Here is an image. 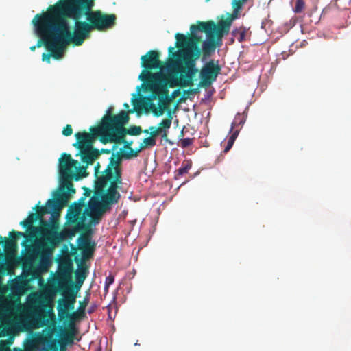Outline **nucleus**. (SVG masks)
Returning <instances> with one entry per match:
<instances>
[{
	"mask_svg": "<svg viewBox=\"0 0 351 351\" xmlns=\"http://www.w3.org/2000/svg\"><path fill=\"white\" fill-rule=\"evenodd\" d=\"M95 0H59L45 12L36 14L32 21L44 46L55 59L62 56L65 47L80 46L93 30L105 31L115 24V14L93 10Z\"/></svg>",
	"mask_w": 351,
	"mask_h": 351,
	"instance_id": "f257e3e1",
	"label": "nucleus"
},
{
	"mask_svg": "<svg viewBox=\"0 0 351 351\" xmlns=\"http://www.w3.org/2000/svg\"><path fill=\"white\" fill-rule=\"evenodd\" d=\"M215 28V22L213 21H198L196 25L190 27L191 34L184 35L176 33L175 38L176 42L174 47L168 48L169 60L167 67H170L176 73L185 75L186 85H193L195 77L199 72L196 67V62L199 58L202 49L199 47L201 37L197 34V31L210 33Z\"/></svg>",
	"mask_w": 351,
	"mask_h": 351,
	"instance_id": "f03ea898",
	"label": "nucleus"
},
{
	"mask_svg": "<svg viewBox=\"0 0 351 351\" xmlns=\"http://www.w3.org/2000/svg\"><path fill=\"white\" fill-rule=\"evenodd\" d=\"M169 73L164 75L161 71L152 73L142 71L138 79L143 82L142 86L146 91L151 93L154 99H158V106L164 107L167 110L169 104L171 101L169 96L168 86L171 88L175 86L186 87L190 85H185V75L183 73H176L170 67H167Z\"/></svg>",
	"mask_w": 351,
	"mask_h": 351,
	"instance_id": "7ed1b4c3",
	"label": "nucleus"
},
{
	"mask_svg": "<svg viewBox=\"0 0 351 351\" xmlns=\"http://www.w3.org/2000/svg\"><path fill=\"white\" fill-rule=\"evenodd\" d=\"M112 108H109L107 114L104 115L101 120L102 125L106 134L102 137L101 143L107 144L108 143H114L121 144L125 142V136L126 134L131 136H138L141 134L142 129L140 126H131L127 129L124 127L129 119L128 113H133L134 110H130L128 112L121 110L116 115L110 114Z\"/></svg>",
	"mask_w": 351,
	"mask_h": 351,
	"instance_id": "20e7f679",
	"label": "nucleus"
},
{
	"mask_svg": "<svg viewBox=\"0 0 351 351\" xmlns=\"http://www.w3.org/2000/svg\"><path fill=\"white\" fill-rule=\"evenodd\" d=\"M89 131V133L86 131L75 133L77 141L73 144V146L80 151L76 156L80 155L82 162L86 163L87 166L93 165L99 156V150L94 148L93 145L97 138L101 143L102 137L106 134L101 123L97 126H91Z\"/></svg>",
	"mask_w": 351,
	"mask_h": 351,
	"instance_id": "39448f33",
	"label": "nucleus"
},
{
	"mask_svg": "<svg viewBox=\"0 0 351 351\" xmlns=\"http://www.w3.org/2000/svg\"><path fill=\"white\" fill-rule=\"evenodd\" d=\"M69 195L64 192H57L53 199L47 201L45 206H40V202L33 207L36 213H30L26 219L21 221L20 225L23 228H29L36 221H45L43 216L47 213H59L67 205Z\"/></svg>",
	"mask_w": 351,
	"mask_h": 351,
	"instance_id": "423d86ee",
	"label": "nucleus"
},
{
	"mask_svg": "<svg viewBox=\"0 0 351 351\" xmlns=\"http://www.w3.org/2000/svg\"><path fill=\"white\" fill-rule=\"evenodd\" d=\"M27 313L34 326H44L48 322V316L54 317L52 311L45 312L47 298L43 293L36 291L29 294L27 298Z\"/></svg>",
	"mask_w": 351,
	"mask_h": 351,
	"instance_id": "0eeeda50",
	"label": "nucleus"
},
{
	"mask_svg": "<svg viewBox=\"0 0 351 351\" xmlns=\"http://www.w3.org/2000/svg\"><path fill=\"white\" fill-rule=\"evenodd\" d=\"M77 165L78 162L73 159L69 154H62V157L59 159L60 180L63 188L66 189V191H63L62 192L69 195V199L71 194L75 193V189L71 182L72 179L75 178V180H78L80 178L79 174L74 173L73 171L78 168Z\"/></svg>",
	"mask_w": 351,
	"mask_h": 351,
	"instance_id": "6e6552de",
	"label": "nucleus"
},
{
	"mask_svg": "<svg viewBox=\"0 0 351 351\" xmlns=\"http://www.w3.org/2000/svg\"><path fill=\"white\" fill-rule=\"evenodd\" d=\"M39 226L30 225L27 229V237H40L51 247L58 245V224L56 221H41Z\"/></svg>",
	"mask_w": 351,
	"mask_h": 351,
	"instance_id": "1a4fd4ad",
	"label": "nucleus"
},
{
	"mask_svg": "<svg viewBox=\"0 0 351 351\" xmlns=\"http://www.w3.org/2000/svg\"><path fill=\"white\" fill-rule=\"evenodd\" d=\"M104 186V184H103L99 181H95L93 195L90 197L87 206L85 207V215L90 219V225L98 224L101 221L103 214L108 210L101 199V194L103 192L102 188Z\"/></svg>",
	"mask_w": 351,
	"mask_h": 351,
	"instance_id": "9d476101",
	"label": "nucleus"
},
{
	"mask_svg": "<svg viewBox=\"0 0 351 351\" xmlns=\"http://www.w3.org/2000/svg\"><path fill=\"white\" fill-rule=\"evenodd\" d=\"M10 289L11 293L6 302L7 308L8 310H20L22 307L21 297L28 291V282L23 278H16L12 280Z\"/></svg>",
	"mask_w": 351,
	"mask_h": 351,
	"instance_id": "9b49d317",
	"label": "nucleus"
},
{
	"mask_svg": "<svg viewBox=\"0 0 351 351\" xmlns=\"http://www.w3.org/2000/svg\"><path fill=\"white\" fill-rule=\"evenodd\" d=\"M123 152L121 150V152L117 154H112L110 158V162L103 171L102 175L99 177L97 176V181L100 182L101 184H106V181L112 179H116V180H122L121 161L122 158H124L122 156Z\"/></svg>",
	"mask_w": 351,
	"mask_h": 351,
	"instance_id": "f8f14e48",
	"label": "nucleus"
},
{
	"mask_svg": "<svg viewBox=\"0 0 351 351\" xmlns=\"http://www.w3.org/2000/svg\"><path fill=\"white\" fill-rule=\"evenodd\" d=\"M53 329L36 333L31 340L32 346L40 351H58L60 342L53 337Z\"/></svg>",
	"mask_w": 351,
	"mask_h": 351,
	"instance_id": "ddd939ff",
	"label": "nucleus"
},
{
	"mask_svg": "<svg viewBox=\"0 0 351 351\" xmlns=\"http://www.w3.org/2000/svg\"><path fill=\"white\" fill-rule=\"evenodd\" d=\"M122 184V180H116L112 179L106 181V183L103 189L102 194H101V199L103 204L108 209L111 205L117 204L120 198V194L117 191L119 185Z\"/></svg>",
	"mask_w": 351,
	"mask_h": 351,
	"instance_id": "4468645a",
	"label": "nucleus"
},
{
	"mask_svg": "<svg viewBox=\"0 0 351 351\" xmlns=\"http://www.w3.org/2000/svg\"><path fill=\"white\" fill-rule=\"evenodd\" d=\"M221 70V66L219 64L218 61L216 62L214 60L208 62L200 71L199 86L208 87L210 86L217 80Z\"/></svg>",
	"mask_w": 351,
	"mask_h": 351,
	"instance_id": "2eb2a0df",
	"label": "nucleus"
},
{
	"mask_svg": "<svg viewBox=\"0 0 351 351\" xmlns=\"http://www.w3.org/2000/svg\"><path fill=\"white\" fill-rule=\"evenodd\" d=\"M230 28H226L220 25V22L216 25L215 28L210 33L207 34V40L203 42L202 51L205 56L210 55L213 52L216 47V39H221L224 34H228Z\"/></svg>",
	"mask_w": 351,
	"mask_h": 351,
	"instance_id": "dca6fc26",
	"label": "nucleus"
},
{
	"mask_svg": "<svg viewBox=\"0 0 351 351\" xmlns=\"http://www.w3.org/2000/svg\"><path fill=\"white\" fill-rule=\"evenodd\" d=\"M141 66L143 71H149L152 69L162 70L164 64L160 60V53L157 51L150 50L145 55L141 56Z\"/></svg>",
	"mask_w": 351,
	"mask_h": 351,
	"instance_id": "f3484780",
	"label": "nucleus"
},
{
	"mask_svg": "<svg viewBox=\"0 0 351 351\" xmlns=\"http://www.w3.org/2000/svg\"><path fill=\"white\" fill-rule=\"evenodd\" d=\"M87 215H85V210L79 204L73 203L68 209L66 214V220L69 223H80L81 225L86 224V219Z\"/></svg>",
	"mask_w": 351,
	"mask_h": 351,
	"instance_id": "a211bd4d",
	"label": "nucleus"
},
{
	"mask_svg": "<svg viewBox=\"0 0 351 351\" xmlns=\"http://www.w3.org/2000/svg\"><path fill=\"white\" fill-rule=\"evenodd\" d=\"M9 237L10 238L7 239L0 236V240L4 241V250L8 254H14L16 252L18 247L17 239L19 237H23L27 239V235L25 233L14 230L10 232Z\"/></svg>",
	"mask_w": 351,
	"mask_h": 351,
	"instance_id": "6ab92c4d",
	"label": "nucleus"
},
{
	"mask_svg": "<svg viewBox=\"0 0 351 351\" xmlns=\"http://www.w3.org/2000/svg\"><path fill=\"white\" fill-rule=\"evenodd\" d=\"M172 115L171 111L168 112L167 118L163 119L159 123L158 126H150L148 130H145L144 133L148 134L149 131H152L157 136L160 135L162 138L165 141H168V133L169 130L171 126L172 123Z\"/></svg>",
	"mask_w": 351,
	"mask_h": 351,
	"instance_id": "aec40b11",
	"label": "nucleus"
},
{
	"mask_svg": "<svg viewBox=\"0 0 351 351\" xmlns=\"http://www.w3.org/2000/svg\"><path fill=\"white\" fill-rule=\"evenodd\" d=\"M74 225L72 228H64L62 231H58V245L68 239H72L76 232L82 230H87L90 227V224H82L80 223H73Z\"/></svg>",
	"mask_w": 351,
	"mask_h": 351,
	"instance_id": "412c9836",
	"label": "nucleus"
},
{
	"mask_svg": "<svg viewBox=\"0 0 351 351\" xmlns=\"http://www.w3.org/2000/svg\"><path fill=\"white\" fill-rule=\"evenodd\" d=\"M81 317H83V316H80L77 311L73 312L72 313L69 312V315H67L65 319H68L69 328L64 336V340L67 343H73L75 335L74 323L77 319Z\"/></svg>",
	"mask_w": 351,
	"mask_h": 351,
	"instance_id": "4be33fe9",
	"label": "nucleus"
},
{
	"mask_svg": "<svg viewBox=\"0 0 351 351\" xmlns=\"http://www.w3.org/2000/svg\"><path fill=\"white\" fill-rule=\"evenodd\" d=\"M245 1V0H232V6L233 12L228 14L226 19H222L219 21L221 26H224V27L227 29H230L232 21L238 17L239 12L241 9Z\"/></svg>",
	"mask_w": 351,
	"mask_h": 351,
	"instance_id": "5701e85b",
	"label": "nucleus"
},
{
	"mask_svg": "<svg viewBox=\"0 0 351 351\" xmlns=\"http://www.w3.org/2000/svg\"><path fill=\"white\" fill-rule=\"evenodd\" d=\"M57 310L58 317L60 320L66 319V316L69 315L70 311L64 298L58 300Z\"/></svg>",
	"mask_w": 351,
	"mask_h": 351,
	"instance_id": "b1692460",
	"label": "nucleus"
},
{
	"mask_svg": "<svg viewBox=\"0 0 351 351\" xmlns=\"http://www.w3.org/2000/svg\"><path fill=\"white\" fill-rule=\"evenodd\" d=\"M146 147L147 146H144V143L143 142L141 143L138 149L134 150L132 148H130V152H123L122 153V156L125 159H130L133 157H136L138 156V154Z\"/></svg>",
	"mask_w": 351,
	"mask_h": 351,
	"instance_id": "393cba45",
	"label": "nucleus"
},
{
	"mask_svg": "<svg viewBox=\"0 0 351 351\" xmlns=\"http://www.w3.org/2000/svg\"><path fill=\"white\" fill-rule=\"evenodd\" d=\"M191 168V163H186L184 165L182 164V167H180L178 170L175 171V179L179 180L183 175L188 173L189 170Z\"/></svg>",
	"mask_w": 351,
	"mask_h": 351,
	"instance_id": "a878e982",
	"label": "nucleus"
},
{
	"mask_svg": "<svg viewBox=\"0 0 351 351\" xmlns=\"http://www.w3.org/2000/svg\"><path fill=\"white\" fill-rule=\"evenodd\" d=\"M78 245L80 249H82L86 247H88V245H91V239L89 234H84L81 235L78 239Z\"/></svg>",
	"mask_w": 351,
	"mask_h": 351,
	"instance_id": "bb28decb",
	"label": "nucleus"
},
{
	"mask_svg": "<svg viewBox=\"0 0 351 351\" xmlns=\"http://www.w3.org/2000/svg\"><path fill=\"white\" fill-rule=\"evenodd\" d=\"M150 136L145 138L143 139L144 146L147 147H154L156 145V137L158 136L156 134H154V133L152 131L149 132Z\"/></svg>",
	"mask_w": 351,
	"mask_h": 351,
	"instance_id": "cd10ccee",
	"label": "nucleus"
},
{
	"mask_svg": "<svg viewBox=\"0 0 351 351\" xmlns=\"http://www.w3.org/2000/svg\"><path fill=\"white\" fill-rule=\"evenodd\" d=\"M64 300L67 304V306L69 311H72L74 309V305L75 303V295L73 293H70L64 297Z\"/></svg>",
	"mask_w": 351,
	"mask_h": 351,
	"instance_id": "c85d7f7f",
	"label": "nucleus"
},
{
	"mask_svg": "<svg viewBox=\"0 0 351 351\" xmlns=\"http://www.w3.org/2000/svg\"><path fill=\"white\" fill-rule=\"evenodd\" d=\"M89 302V299L88 297H84V298L83 299L82 301H80V306L77 311V312L78 313V314L80 315V316H83L84 317L85 315V309H86V306L88 305Z\"/></svg>",
	"mask_w": 351,
	"mask_h": 351,
	"instance_id": "c756f323",
	"label": "nucleus"
},
{
	"mask_svg": "<svg viewBox=\"0 0 351 351\" xmlns=\"http://www.w3.org/2000/svg\"><path fill=\"white\" fill-rule=\"evenodd\" d=\"M237 135H238V131H235L234 132H233L231 134V136L229 137V138L228 140L227 145H226V147L224 148L223 153H225V154L227 153L232 148V147L235 141V139L237 137Z\"/></svg>",
	"mask_w": 351,
	"mask_h": 351,
	"instance_id": "7c9ffc66",
	"label": "nucleus"
},
{
	"mask_svg": "<svg viewBox=\"0 0 351 351\" xmlns=\"http://www.w3.org/2000/svg\"><path fill=\"white\" fill-rule=\"evenodd\" d=\"M38 254V251L35 247H33L32 248L28 250L27 255L25 258L28 261V264L29 265H32V261L35 258L36 255H37Z\"/></svg>",
	"mask_w": 351,
	"mask_h": 351,
	"instance_id": "2f4dec72",
	"label": "nucleus"
},
{
	"mask_svg": "<svg viewBox=\"0 0 351 351\" xmlns=\"http://www.w3.org/2000/svg\"><path fill=\"white\" fill-rule=\"evenodd\" d=\"M86 277L85 269L78 270L76 272V281L78 287H80L83 284L85 278Z\"/></svg>",
	"mask_w": 351,
	"mask_h": 351,
	"instance_id": "473e14b6",
	"label": "nucleus"
},
{
	"mask_svg": "<svg viewBox=\"0 0 351 351\" xmlns=\"http://www.w3.org/2000/svg\"><path fill=\"white\" fill-rule=\"evenodd\" d=\"M95 244L93 243V244L88 245V247L81 249L82 250L83 256L85 258H89L92 256L95 250Z\"/></svg>",
	"mask_w": 351,
	"mask_h": 351,
	"instance_id": "72a5a7b5",
	"label": "nucleus"
},
{
	"mask_svg": "<svg viewBox=\"0 0 351 351\" xmlns=\"http://www.w3.org/2000/svg\"><path fill=\"white\" fill-rule=\"evenodd\" d=\"M151 108H152V110L153 112V114L154 116L156 117H160V116H162L164 112H165V109H164V107L162 108V107H156L154 104H151Z\"/></svg>",
	"mask_w": 351,
	"mask_h": 351,
	"instance_id": "f704fd0d",
	"label": "nucleus"
},
{
	"mask_svg": "<svg viewBox=\"0 0 351 351\" xmlns=\"http://www.w3.org/2000/svg\"><path fill=\"white\" fill-rule=\"evenodd\" d=\"M245 119L241 114H237L232 123V130L237 125L243 124L245 122Z\"/></svg>",
	"mask_w": 351,
	"mask_h": 351,
	"instance_id": "c9c22d12",
	"label": "nucleus"
},
{
	"mask_svg": "<svg viewBox=\"0 0 351 351\" xmlns=\"http://www.w3.org/2000/svg\"><path fill=\"white\" fill-rule=\"evenodd\" d=\"M114 281V276L112 274H110L106 278L105 280V285H104V291L106 293L108 291V289L110 285H112Z\"/></svg>",
	"mask_w": 351,
	"mask_h": 351,
	"instance_id": "e433bc0d",
	"label": "nucleus"
},
{
	"mask_svg": "<svg viewBox=\"0 0 351 351\" xmlns=\"http://www.w3.org/2000/svg\"><path fill=\"white\" fill-rule=\"evenodd\" d=\"M304 8V2L303 0H297L294 8V12L300 13Z\"/></svg>",
	"mask_w": 351,
	"mask_h": 351,
	"instance_id": "4c0bfd02",
	"label": "nucleus"
},
{
	"mask_svg": "<svg viewBox=\"0 0 351 351\" xmlns=\"http://www.w3.org/2000/svg\"><path fill=\"white\" fill-rule=\"evenodd\" d=\"M49 261L47 256H41L39 266L43 269H46L48 267Z\"/></svg>",
	"mask_w": 351,
	"mask_h": 351,
	"instance_id": "58836bf2",
	"label": "nucleus"
},
{
	"mask_svg": "<svg viewBox=\"0 0 351 351\" xmlns=\"http://www.w3.org/2000/svg\"><path fill=\"white\" fill-rule=\"evenodd\" d=\"M193 143V139L189 138H183L180 141V145L182 148H186Z\"/></svg>",
	"mask_w": 351,
	"mask_h": 351,
	"instance_id": "ea45409f",
	"label": "nucleus"
},
{
	"mask_svg": "<svg viewBox=\"0 0 351 351\" xmlns=\"http://www.w3.org/2000/svg\"><path fill=\"white\" fill-rule=\"evenodd\" d=\"M73 133V128L71 125L67 124L62 130V134L65 136H71Z\"/></svg>",
	"mask_w": 351,
	"mask_h": 351,
	"instance_id": "a19ab883",
	"label": "nucleus"
},
{
	"mask_svg": "<svg viewBox=\"0 0 351 351\" xmlns=\"http://www.w3.org/2000/svg\"><path fill=\"white\" fill-rule=\"evenodd\" d=\"M0 351H10V343L5 341H0Z\"/></svg>",
	"mask_w": 351,
	"mask_h": 351,
	"instance_id": "79ce46f5",
	"label": "nucleus"
},
{
	"mask_svg": "<svg viewBox=\"0 0 351 351\" xmlns=\"http://www.w3.org/2000/svg\"><path fill=\"white\" fill-rule=\"evenodd\" d=\"M198 92H199V89L198 88H189V89L186 90L184 91L183 95L188 97H189L190 95L195 94V93H197Z\"/></svg>",
	"mask_w": 351,
	"mask_h": 351,
	"instance_id": "37998d69",
	"label": "nucleus"
},
{
	"mask_svg": "<svg viewBox=\"0 0 351 351\" xmlns=\"http://www.w3.org/2000/svg\"><path fill=\"white\" fill-rule=\"evenodd\" d=\"M51 55V53H43L42 55V60L43 61H46L47 62H50Z\"/></svg>",
	"mask_w": 351,
	"mask_h": 351,
	"instance_id": "c03bdc74",
	"label": "nucleus"
},
{
	"mask_svg": "<svg viewBox=\"0 0 351 351\" xmlns=\"http://www.w3.org/2000/svg\"><path fill=\"white\" fill-rule=\"evenodd\" d=\"M237 33L239 34V37L237 38L238 41L239 43L243 42L245 40V31H240V32H238Z\"/></svg>",
	"mask_w": 351,
	"mask_h": 351,
	"instance_id": "a18cd8bd",
	"label": "nucleus"
},
{
	"mask_svg": "<svg viewBox=\"0 0 351 351\" xmlns=\"http://www.w3.org/2000/svg\"><path fill=\"white\" fill-rule=\"evenodd\" d=\"M86 167H87V165L85 166V167L84 166H82V167H79L80 171L77 173L80 176V178L82 177V176H86L85 172H86Z\"/></svg>",
	"mask_w": 351,
	"mask_h": 351,
	"instance_id": "49530a36",
	"label": "nucleus"
},
{
	"mask_svg": "<svg viewBox=\"0 0 351 351\" xmlns=\"http://www.w3.org/2000/svg\"><path fill=\"white\" fill-rule=\"evenodd\" d=\"M85 197H81L77 202H74L75 204H79L81 207L84 208L85 206Z\"/></svg>",
	"mask_w": 351,
	"mask_h": 351,
	"instance_id": "de8ad7c7",
	"label": "nucleus"
},
{
	"mask_svg": "<svg viewBox=\"0 0 351 351\" xmlns=\"http://www.w3.org/2000/svg\"><path fill=\"white\" fill-rule=\"evenodd\" d=\"M122 143H125L124 147L126 149H128L130 150V148H131L130 146H131L132 142L129 143L125 140V142H123Z\"/></svg>",
	"mask_w": 351,
	"mask_h": 351,
	"instance_id": "09e8293b",
	"label": "nucleus"
},
{
	"mask_svg": "<svg viewBox=\"0 0 351 351\" xmlns=\"http://www.w3.org/2000/svg\"><path fill=\"white\" fill-rule=\"evenodd\" d=\"M92 191L89 189H85V191L84 193V197H88L90 195Z\"/></svg>",
	"mask_w": 351,
	"mask_h": 351,
	"instance_id": "8fccbe9b",
	"label": "nucleus"
},
{
	"mask_svg": "<svg viewBox=\"0 0 351 351\" xmlns=\"http://www.w3.org/2000/svg\"><path fill=\"white\" fill-rule=\"evenodd\" d=\"M38 40L37 41V43H36V45L32 46V47H30V50H31L32 51H34L36 50V48H39V47H42V46H38Z\"/></svg>",
	"mask_w": 351,
	"mask_h": 351,
	"instance_id": "3c124183",
	"label": "nucleus"
},
{
	"mask_svg": "<svg viewBox=\"0 0 351 351\" xmlns=\"http://www.w3.org/2000/svg\"><path fill=\"white\" fill-rule=\"evenodd\" d=\"M5 254L2 252H0V265L4 261Z\"/></svg>",
	"mask_w": 351,
	"mask_h": 351,
	"instance_id": "603ef678",
	"label": "nucleus"
},
{
	"mask_svg": "<svg viewBox=\"0 0 351 351\" xmlns=\"http://www.w3.org/2000/svg\"><path fill=\"white\" fill-rule=\"evenodd\" d=\"M100 152V154L101 153H106V154H109L110 152V151L109 149H102Z\"/></svg>",
	"mask_w": 351,
	"mask_h": 351,
	"instance_id": "864d4df0",
	"label": "nucleus"
},
{
	"mask_svg": "<svg viewBox=\"0 0 351 351\" xmlns=\"http://www.w3.org/2000/svg\"><path fill=\"white\" fill-rule=\"evenodd\" d=\"M99 167H100L99 163H97V165L95 167L96 173H97Z\"/></svg>",
	"mask_w": 351,
	"mask_h": 351,
	"instance_id": "5fc2aeb1",
	"label": "nucleus"
},
{
	"mask_svg": "<svg viewBox=\"0 0 351 351\" xmlns=\"http://www.w3.org/2000/svg\"><path fill=\"white\" fill-rule=\"evenodd\" d=\"M123 106L126 108H129V105L127 103H125Z\"/></svg>",
	"mask_w": 351,
	"mask_h": 351,
	"instance_id": "6e6d98bb",
	"label": "nucleus"
},
{
	"mask_svg": "<svg viewBox=\"0 0 351 351\" xmlns=\"http://www.w3.org/2000/svg\"><path fill=\"white\" fill-rule=\"evenodd\" d=\"M236 34H237V33H236V32H235V31H233V32H232V34H233L234 36H236Z\"/></svg>",
	"mask_w": 351,
	"mask_h": 351,
	"instance_id": "4d7b16f0",
	"label": "nucleus"
},
{
	"mask_svg": "<svg viewBox=\"0 0 351 351\" xmlns=\"http://www.w3.org/2000/svg\"><path fill=\"white\" fill-rule=\"evenodd\" d=\"M23 245H25V241H23V243H21Z\"/></svg>",
	"mask_w": 351,
	"mask_h": 351,
	"instance_id": "13d9d810",
	"label": "nucleus"
},
{
	"mask_svg": "<svg viewBox=\"0 0 351 351\" xmlns=\"http://www.w3.org/2000/svg\"><path fill=\"white\" fill-rule=\"evenodd\" d=\"M261 28H263V22L261 23Z\"/></svg>",
	"mask_w": 351,
	"mask_h": 351,
	"instance_id": "bf43d9fd",
	"label": "nucleus"
},
{
	"mask_svg": "<svg viewBox=\"0 0 351 351\" xmlns=\"http://www.w3.org/2000/svg\"><path fill=\"white\" fill-rule=\"evenodd\" d=\"M177 91H174L173 95L174 96Z\"/></svg>",
	"mask_w": 351,
	"mask_h": 351,
	"instance_id": "052dcab7",
	"label": "nucleus"
},
{
	"mask_svg": "<svg viewBox=\"0 0 351 351\" xmlns=\"http://www.w3.org/2000/svg\"><path fill=\"white\" fill-rule=\"evenodd\" d=\"M210 1V0H206V1H207V2H208V1Z\"/></svg>",
	"mask_w": 351,
	"mask_h": 351,
	"instance_id": "680f3d73",
	"label": "nucleus"
},
{
	"mask_svg": "<svg viewBox=\"0 0 351 351\" xmlns=\"http://www.w3.org/2000/svg\"><path fill=\"white\" fill-rule=\"evenodd\" d=\"M60 351H62V350H61Z\"/></svg>",
	"mask_w": 351,
	"mask_h": 351,
	"instance_id": "e2e57ef3",
	"label": "nucleus"
}]
</instances>
